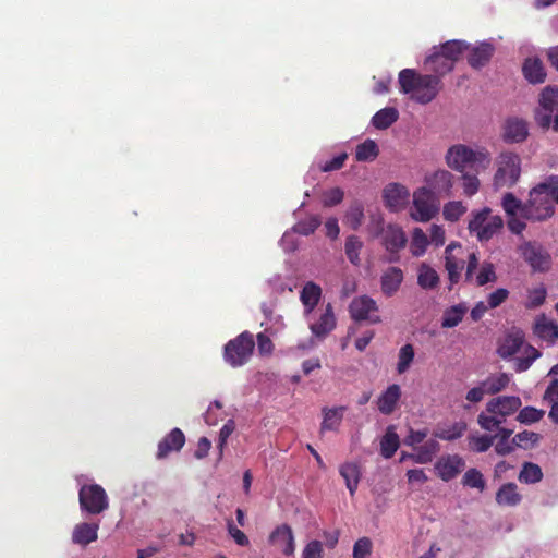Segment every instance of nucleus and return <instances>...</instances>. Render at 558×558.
<instances>
[{
    "label": "nucleus",
    "instance_id": "37998d69",
    "mask_svg": "<svg viewBox=\"0 0 558 558\" xmlns=\"http://www.w3.org/2000/svg\"><path fill=\"white\" fill-rule=\"evenodd\" d=\"M466 311L468 307L464 304H457L447 308L444 312L441 326L444 328H453L458 326L462 322Z\"/></svg>",
    "mask_w": 558,
    "mask_h": 558
},
{
    "label": "nucleus",
    "instance_id": "774afa93",
    "mask_svg": "<svg viewBox=\"0 0 558 558\" xmlns=\"http://www.w3.org/2000/svg\"><path fill=\"white\" fill-rule=\"evenodd\" d=\"M323 545L319 541H311L302 551V558H322Z\"/></svg>",
    "mask_w": 558,
    "mask_h": 558
},
{
    "label": "nucleus",
    "instance_id": "052dcab7",
    "mask_svg": "<svg viewBox=\"0 0 558 558\" xmlns=\"http://www.w3.org/2000/svg\"><path fill=\"white\" fill-rule=\"evenodd\" d=\"M497 280V276L495 272V267L492 263H484L481 266V269L475 278V282L478 287H482L488 282H495Z\"/></svg>",
    "mask_w": 558,
    "mask_h": 558
},
{
    "label": "nucleus",
    "instance_id": "4c0bfd02",
    "mask_svg": "<svg viewBox=\"0 0 558 558\" xmlns=\"http://www.w3.org/2000/svg\"><path fill=\"white\" fill-rule=\"evenodd\" d=\"M501 207L507 216H517L518 213L526 219L525 202L519 199L513 193L508 192L502 196Z\"/></svg>",
    "mask_w": 558,
    "mask_h": 558
},
{
    "label": "nucleus",
    "instance_id": "cd10ccee",
    "mask_svg": "<svg viewBox=\"0 0 558 558\" xmlns=\"http://www.w3.org/2000/svg\"><path fill=\"white\" fill-rule=\"evenodd\" d=\"M322 298V288L313 282L308 281L306 282L301 292H300V300L304 306V313L311 314L316 305L319 303Z\"/></svg>",
    "mask_w": 558,
    "mask_h": 558
},
{
    "label": "nucleus",
    "instance_id": "e2e57ef3",
    "mask_svg": "<svg viewBox=\"0 0 558 558\" xmlns=\"http://www.w3.org/2000/svg\"><path fill=\"white\" fill-rule=\"evenodd\" d=\"M461 179L463 181V183H462L463 193L466 196L471 197L478 192L480 180L476 174L463 173Z\"/></svg>",
    "mask_w": 558,
    "mask_h": 558
},
{
    "label": "nucleus",
    "instance_id": "b1692460",
    "mask_svg": "<svg viewBox=\"0 0 558 558\" xmlns=\"http://www.w3.org/2000/svg\"><path fill=\"white\" fill-rule=\"evenodd\" d=\"M401 398V388L392 384L377 399V408L381 414L390 415L397 408Z\"/></svg>",
    "mask_w": 558,
    "mask_h": 558
},
{
    "label": "nucleus",
    "instance_id": "5701e85b",
    "mask_svg": "<svg viewBox=\"0 0 558 558\" xmlns=\"http://www.w3.org/2000/svg\"><path fill=\"white\" fill-rule=\"evenodd\" d=\"M336 324L333 306L331 303H327L324 313H322L317 322L310 325V329L314 336L325 338L336 328Z\"/></svg>",
    "mask_w": 558,
    "mask_h": 558
},
{
    "label": "nucleus",
    "instance_id": "c85d7f7f",
    "mask_svg": "<svg viewBox=\"0 0 558 558\" xmlns=\"http://www.w3.org/2000/svg\"><path fill=\"white\" fill-rule=\"evenodd\" d=\"M495 48L489 43H481L473 47L468 57V62L473 69L485 66L494 54Z\"/></svg>",
    "mask_w": 558,
    "mask_h": 558
},
{
    "label": "nucleus",
    "instance_id": "0eeeda50",
    "mask_svg": "<svg viewBox=\"0 0 558 558\" xmlns=\"http://www.w3.org/2000/svg\"><path fill=\"white\" fill-rule=\"evenodd\" d=\"M255 348L254 337L250 331H243L229 340L223 348V359L232 367L246 364Z\"/></svg>",
    "mask_w": 558,
    "mask_h": 558
},
{
    "label": "nucleus",
    "instance_id": "c03bdc74",
    "mask_svg": "<svg viewBox=\"0 0 558 558\" xmlns=\"http://www.w3.org/2000/svg\"><path fill=\"white\" fill-rule=\"evenodd\" d=\"M363 220H364V207H363L362 203L355 201L349 206V208L344 215L343 222L348 227H350L352 230H357L362 226Z\"/></svg>",
    "mask_w": 558,
    "mask_h": 558
},
{
    "label": "nucleus",
    "instance_id": "e433bc0d",
    "mask_svg": "<svg viewBox=\"0 0 558 558\" xmlns=\"http://www.w3.org/2000/svg\"><path fill=\"white\" fill-rule=\"evenodd\" d=\"M440 447L437 440L429 439L422 446L416 448V453L411 456V458L421 464L432 462L435 454L439 451Z\"/></svg>",
    "mask_w": 558,
    "mask_h": 558
},
{
    "label": "nucleus",
    "instance_id": "6e6d98bb",
    "mask_svg": "<svg viewBox=\"0 0 558 558\" xmlns=\"http://www.w3.org/2000/svg\"><path fill=\"white\" fill-rule=\"evenodd\" d=\"M546 296L547 290L543 284H541L537 288L530 289L527 291V300L524 304L525 308L534 310L536 307H539L545 303Z\"/></svg>",
    "mask_w": 558,
    "mask_h": 558
},
{
    "label": "nucleus",
    "instance_id": "5fc2aeb1",
    "mask_svg": "<svg viewBox=\"0 0 558 558\" xmlns=\"http://www.w3.org/2000/svg\"><path fill=\"white\" fill-rule=\"evenodd\" d=\"M462 484L466 487L476 488L483 492L486 487V482L484 480L483 474L477 469H469L463 477Z\"/></svg>",
    "mask_w": 558,
    "mask_h": 558
},
{
    "label": "nucleus",
    "instance_id": "3c124183",
    "mask_svg": "<svg viewBox=\"0 0 558 558\" xmlns=\"http://www.w3.org/2000/svg\"><path fill=\"white\" fill-rule=\"evenodd\" d=\"M497 436L489 435H470L468 437L469 448L473 452L482 453L486 452L496 441Z\"/></svg>",
    "mask_w": 558,
    "mask_h": 558
},
{
    "label": "nucleus",
    "instance_id": "c756f323",
    "mask_svg": "<svg viewBox=\"0 0 558 558\" xmlns=\"http://www.w3.org/2000/svg\"><path fill=\"white\" fill-rule=\"evenodd\" d=\"M524 77L531 84H541L546 78V71L539 58H527L522 65Z\"/></svg>",
    "mask_w": 558,
    "mask_h": 558
},
{
    "label": "nucleus",
    "instance_id": "f704fd0d",
    "mask_svg": "<svg viewBox=\"0 0 558 558\" xmlns=\"http://www.w3.org/2000/svg\"><path fill=\"white\" fill-rule=\"evenodd\" d=\"M398 118L399 112L396 108L386 107L374 114L372 123L377 130H386L392 125Z\"/></svg>",
    "mask_w": 558,
    "mask_h": 558
},
{
    "label": "nucleus",
    "instance_id": "1a4fd4ad",
    "mask_svg": "<svg viewBox=\"0 0 558 558\" xmlns=\"http://www.w3.org/2000/svg\"><path fill=\"white\" fill-rule=\"evenodd\" d=\"M518 252L533 272H547L553 265L549 252L536 241H524Z\"/></svg>",
    "mask_w": 558,
    "mask_h": 558
},
{
    "label": "nucleus",
    "instance_id": "58836bf2",
    "mask_svg": "<svg viewBox=\"0 0 558 558\" xmlns=\"http://www.w3.org/2000/svg\"><path fill=\"white\" fill-rule=\"evenodd\" d=\"M541 466L533 462H524L518 475V480L523 484H536L543 480Z\"/></svg>",
    "mask_w": 558,
    "mask_h": 558
},
{
    "label": "nucleus",
    "instance_id": "4468645a",
    "mask_svg": "<svg viewBox=\"0 0 558 558\" xmlns=\"http://www.w3.org/2000/svg\"><path fill=\"white\" fill-rule=\"evenodd\" d=\"M465 466V461L459 454H448L441 457L435 463L437 475L445 482H449L457 477Z\"/></svg>",
    "mask_w": 558,
    "mask_h": 558
},
{
    "label": "nucleus",
    "instance_id": "69168bd1",
    "mask_svg": "<svg viewBox=\"0 0 558 558\" xmlns=\"http://www.w3.org/2000/svg\"><path fill=\"white\" fill-rule=\"evenodd\" d=\"M235 429V422L233 420H228L225 425L221 427L219 432V441H218V449L220 452V456H222L223 448L227 444L228 438L231 436V434Z\"/></svg>",
    "mask_w": 558,
    "mask_h": 558
},
{
    "label": "nucleus",
    "instance_id": "7c9ffc66",
    "mask_svg": "<svg viewBox=\"0 0 558 558\" xmlns=\"http://www.w3.org/2000/svg\"><path fill=\"white\" fill-rule=\"evenodd\" d=\"M345 410L347 408L343 405L331 409L324 408L320 433H325L327 430H337L342 422Z\"/></svg>",
    "mask_w": 558,
    "mask_h": 558
},
{
    "label": "nucleus",
    "instance_id": "f3484780",
    "mask_svg": "<svg viewBox=\"0 0 558 558\" xmlns=\"http://www.w3.org/2000/svg\"><path fill=\"white\" fill-rule=\"evenodd\" d=\"M522 405L521 399L517 396H501L489 400L486 404V411L489 414H497L507 417L515 413Z\"/></svg>",
    "mask_w": 558,
    "mask_h": 558
},
{
    "label": "nucleus",
    "instance_id": "6e6552de",
    "mask_svg": "<svg viewBox=\"0 0 558 558\" xmlns=\"http://www.w3.org/2000/svg\"><path fill=\"white\" fill-rule=\"evenodd\" d=\"M498 168L494 175V187L496 190L512 187L521 175V159L515 153H501L498 157Z\"/></svg>",
    "mask_w": 558,
    "mask_h": 558
},
{
    "label": "nucleus",
    "instance_id": "9d476101",
    "mask_svg": "<svg viewBox=\"0 0 558 558\" xmlns=\"http://www.w3.org/2000/svg\"><path fill=\"white\" fill-rule=\"evenodd\" d=\"M81 510L88 514H100L109 508L106 490L98 484H85L78 492Z\"/></svg>",
    "mask_w": 558,
    "mask_h": 558
},
{
    "label": "nucleus",
    "instance_id": "09e8293b",
    "mask_svg": "<svg viewBox=\"0 0 558 558\" xmlns=\"http://www.w3.org/2000/svg\"><path fill=\"white\" fill-rule=\"evenodd\" d=\"M379 154L377 144L373 140H366L356 146L355 158L357 161L374 160Z\"/></svg>",
    "mask_w": 558,
    "mask_h": 558
},
{
    "label": "nucleus",
    "instance_id": "72a5a7b5",
    "mask_svg": "<svg viewBox=\"0 0 558 558\" xmlns=\"http://www.w3.org/2000/svg\"><path fill=\"white\" fill-rule=\"evenodd\" d=\"M400 446L399 435L395 430V426H389L380 440V454L385 459L393 457Z\"/></svg>",
    "mask_w": 558,
    "mask_h": 558
},
{
    "label": "nucleus",
    "instance_id": "dca6fc26",
    "mask_svg": "<svg viewBox=\"0 0 558 558\" xmlns=\"http://www.w3.org/2000/svg\"><path fill=\"white\" fill-rule=\"evenodd\" d=\"M529 134V125L524 119L511 117L502 125V140L506 143H522Z\"/></svg>",
    "mask_w": 558,
    "mask_h": 558
},
{
    "label": "nucleus",
    "instance_id": "603ef678",
    "mask_svg": "<svg viewBox=\"0 0 558 558\" xmlns=\"http://www.w3.org/2000/svg\"><path fill=\"white\" fill-rule=\"evenodd\" d=\"M363 247L362 241L356 235H350L345 240V255L351 264L359 266L361 263L360 251Z\"/></svg>",
    "mask_w": 558,
    "mask_h": 558
},
{
    "label": "nucleus",
    "instance_id": "a211bd4d",
    "mask_svg": "<svg viewBox=\"0 0 558 558\" xmlns=\"http://www.w3.org/2000/svg\"><path fill=\"white\" fill-rule=\"evenodd\" d=\"M409 190L400 183H390L383 192L385 205L391 211H399L404 208L409 201Z\"/></svg>",
    "mask_w": 558,
    "mask_h": 558
},
{
    "label": "nucleus",
    "instance_id": "8fccbe9b",
    "mask_svg": "<svg viewBox=\"0 0 558 558\" xmlns=\"http://www.w3.org/2000/svg\"><path fill=\"white\" fill-rule=\"evenodd\" d=\"M468 210L461 201H450L444 205V219L450 222L458 221Z\"/></svg>",
    "mask_w": 558,
    "mask_h": 558
},
{
    "label": "nucleus",
    "instance_id": "864d4df0",
    "mask_svg": "<svg viewBox=\"0 0 558 558\" xmlns=\"http://www.w3.org/2000/svg\"><path fill=\"white\" fill-rule=\"evenodd\" d=\"M414 355L415 353L412 344L407 343L400 348L397 364V372L399 374H403L410 368L414 360Z\"/></svg>",
    "mask_w": 558,
    "mask_h": 558
},
{
    "label": "nucleus",
    "instance_id": "f257e3e1",
    "mask_svg": "<svg viewBox=\"0 0 558 558\" xmlns=\"http://www.w3.org/2000/svg\"><path fill=\"white\" fill-rule=\"evenodd\" d=\"M558 206V175L551 174L535 184L525 201L526 220L543 222L556 213Z\"/></svg>",
    "mask_w": 558,
    "mask_h": 558
},
{
    "label": "nucleus",
    "instance_id": "de8ad7c7",
    "mask_svg": "<svg viewBox=\"0 0 558 558\" xmlns=\"http://www.w3.org/2000/svg\"><path fill=\"white\" fill-rule=\"evenodd\" d=\"M465 430H466V424L461 421V422H456L451 426L438 428L434 435L436 438L452 441V440H456V439L462 437V435L464 434Z\"/></svg>",
    "mask_w": 558,
    "mask_h": 558
},
{
    "label": "nucleus",
    "instance_id": "c9c22d12",
    "mask_svg": "<svg viewBox=\"0 0 558 558\" xmlns=\"http://www.w3.org/2000/svg\"><path fill=\"white\" fill-rule=\"evenodd\" d=\"M417 283L422 289H434L439 283V276L434 268L422 263L417 269Z\"/></svg>",
    "mask_w": 558,
    "mask_h": 558
},
{
    "label": "nucleus",
    "instance_id": "20e7f679",
    "mask_svg": "<svg viewBox=\"0 0 558 558\" xmlns=\"http://www.w3.org/2000/svg\"><path fill=\"white\" fill-rule=\"evenodd\" d=\"M470 217L468 229L481 242L489 241L504 228V219L499 215H492L489 207L472 210Z\"/></svg>",
    "mask_w": 558,
    "mask_h": 558
},
{
    "label": "nucleus",
    "instance_id": "ddd939ff",
    "mask_svg": "<svg viewBox=\"0 0 558 558\" xmlns=\"http://www.w3.org/2000/svg\"><path fill=\"white\" fill-rule=\"evenodd\" d=\"M464 251L460 243L452 242L445 250V268L451 284L459 282L464 268Z\"/></svg>",
    "mask_w": 558,
    "mask_h": 558
},
{
    "label": "nucleus",
    "instance_id": "393cba45",
    "mask_svg": "<svg viewBox=\"0 0 558 558\" xmlns=\"http://www.w3.org/2000/svg\"><path fill=\"white\" fill-rule=\"evenodd\" d=\"M99 523L83 522L74 526L72 532V542L83 547L97 541Z\"/></svg>",
    "mask_w": 558,
    "mask_h": 558
},
{
    "label": "nucleus",
    "instance_id": "a19ab883",
    "mask_svg": "<svg viewBox=\"0 0 558 558\" xmlns=\"http://www.w3.org/2000/svg\"><path fill=\"white\" fill-rule=\"evenodd\" d=\"M468 47L469 45L463 40H448L440 46L438 52L454 64Z\"/></svg>",
    "mask_w": 558,
    "mask_h": 558
},
{
    "label": "nucleus",
    "instance_id": "9b49d317",
    "mask_svg": "<svg viewBox=\"0 0 558 558\" xmlns=\"http://www.w3.org/2000/svg\"><path fill=\"white\" fill-rule=\"evenodd\" d=\"M349 313L355 322H367L369 324L380 323L377 303L367 295L354 298L349 305Z\"/></svg>",
    "mask_w": 558,
    "mask_h": 558
},
{
    "label": "nucleus",
    "instance_id": "2f4dec72",
    "mask_svg": "<svg viewBox=\"0 0 558 558\" xmlns=\"http://www.w3.org/2000/svg\"><path fill=\"white\" fill-rule=\"evenodd\" d=\"M425 64L435 73L434 76H438L440 80L441 76L448 74L454 68V64L438 51L428 56L425 60Z\"/></svg>",
    "mask_w": 558,
    "mask_h": 558
},
{
    "label": "nucleus",
    "instance_id": "473e14b6",
    "mask_svg": "<svg viewBox=\"0 0 558 558\" xmlns=\"http://www.w3.org/2000/svg\"><path fill=\"white\" fill-rule=\"evenodd\" d=\"M339 472L345 482L350 495L353 496L361 480L360 466L354 462H347L340 466Z\"/></svg>",
    "mask_w": 558,
    "mask_h": 558
},
{
    "label": "nucleus",
    "instance_id": "ea45409f",
    "mask_svg": "<svg viewBox=\"0 0 558 558\" xmlns=\"http://www.w3.org/2000/svg\"><path fill=\"white\" fill-rule=\"evenodd\" d=\"M510 376L506 373H499L488 376L482 381L487 395H496L508 387Z\"/></svg>",
    "mask_w": 558,
    "mask_h": 558
},
{
    "label": "nucleus",
    "instance_id": "7ed1b4c3",
    "mask_svg": "<svg viewBox=\"0 0 558 558\" xmlns=\"http://www.w3.org/2000/svg\"><path fill=\"white\" fill-rule=\"evenodd\" d=\"M446 160L447 165L456 171L464 172L470 169L476 173L486 170L492 162L490 155L486 149L474 150L463 144L451 146L446 155Z\"/></svg>",
    "mask_w": 558,
    "mask_h": 558
},
{
    "label": "nucleus",
    "instance_id": "412c9836",
    "mask_svg": "<svg viewBox=\"0 0 558 558\" xmlns=\"http://www.w3.org/2000/svg\"><path fill=\"white\" fill-rule=\"evenodd\" d=\"M269 542L286 556L293 555L295 550L293 532L287 524L276 527L269 536Z\"/></svg>",
    "mask_w": 558,
    "mask_h": 558
},
{
    "label": "nucleus",
    "instance_id": "f03ea898",
    "mask_svg": "<svg viewBox=\"0 0 558 558\" xmlns=\"http://www.w3.org/2000/svg\"><path fill=\"white\" fill-rule=\"evenodd\" d=\"M400 90L410 95L414 101L426 105L433 101L442 88L441 80L430 74H420L413 69H403L399 73Z\"/></svg>",
    "mask_w": 558,
    "mask_h": 558
},
{
    "label": "nucleus",
    "instance_id": "423d86ee",
    "mask_svg": "<svg viewBox=\"0 0 558 558\" xmlns=\"http://www.w3.org/2000/svg\"><path fill=\"white\" fill-rule=\"evenodd\" d=\"M440 210V199L427 187H420L413 193L410 217L417 222H428Z\"/></svg>",
    "mask_w": 558,
    "mask_h": 558
},
{
    "label": "nucleus",
    "instance_id": "a878e982",
    "mask_svg": "<svg viewBox=\"0 0 558 558\" xmlns=\"http://www.w3.org/2000/svg\"><path fill=\"white\" fill-rule=\"evenodd\" d=\"M403 278V271L399 267L387 268L380 278L381 292L386 296H392L400 289Z\"/></svg>",
    "mask_w": 558,
    "mask_h": 558
},
{
    "label": "nucleus",
    "instance_id": "79ce46f5",
    "mask_svg": "<svg viewBox=\"0 0 558 558\" xmlns=\"http://www.w3.org/2000/svg\"><path fill=\"white\" fill-rule=\"evenodd\" d=\"M513 430L510 428L501 427L498 433L495 444V451L498 456H507L514 451V445L512 444V439L510 440Z\"/></svg>",
    "mask_w": 558,
    "mask_h": 558
},
{
    "label": "nucleus",
    "instance_id": "f8f14e48",
    "mask_svg": "<svg viewBox=\"0 0 558 558\" xmlns=\"http://www.w3.org/2000/svg\"><path fill=\"white\" fill-rule=\"evenodd\" d=\"M407 241V235L399 226L388 225L383 229L381 243L389 254L387 257L389 263L399 262V252L405 246Z\"/></svg>",
    "mask_w": 558,
    "mask_h": 558
},
{
    "label": "nucleus",
    "instance_id": "bb28decb",
    "mask_svg": "<svg viewBox=\"0 0 558 558\" xmlns=\"http://www.w3.org/2000/svg\"><path fill=\"white\" fill-rule=\"evenodd\" d=\"M495 500L502 507H515L522 501V495L518 492V485L509 482L498 488Z\"/></svg>",
    "mask_w": 558,
    "mask_h": 558
},
{
    "label": "nucleus",
    "instance_id": "2eb2a0df",
    "mask_svg": "<svg viewBox=\"0 0 558 558\" xmlns=\"http://www.w3.org/2000/svg\"><path fill=\"white\" fill-rule=\"evenodd\" d=\"M525 341V335L522 329L518 327L510 328L502 340L500 341L497 353L502 359L513 356L522 348Z\"/></svg>",
    "mask_w": 558,
    "mask_h": 558
},
{
    "label": "nucleus",
    "instance_id": "0e129e2a",
    "mask_svg": "<svg viewBox=\"0 0 558 558\" xmlns=\"http://www.w3.org/2000/svg\"><path fill=\"white\" fill-rule=\"evenodd\" d=\"M344 193L340 187H333L326 191L323 195V205L325 207H332L343 201Z\"/></svg>",
    "mask_w": 558,
    "mask_h": 558
},
{
    "label": "nucleus",
    "instance_id": "338daca9",
    "mask_svg": "<svg viewBox=\"0 0 558 558\" xmlns=\"http://www.w3.org/2000/svg\"><path fill=\"white\" fill-rule=\"evenodd\" d=\"M228 533L234 539V542L240 546H247L250 544L248 537L238 529L232 520H228L227 522Z\"/></svg>",
    "mask_w": 558,
    "mask_h": 558
},
{
    "label": "nucleus",
    "instance_id": "a18cd8bd",
    "mask_svg": "<svg viewBox=\"0 0 558 558\" xmlns=\"http://www.w3.org/2000/svg\"><path fill=\"white\" fill-rule=\"evenodd\" d=\"M429 240L421 228H414L412 231L410 251L415 257L423 256L427 250Z\"/></svg>",
    "mask_w": 558,
    "mask_h": 558
},
{
    "label": "nucleus",
    "instance_id": "bf43d9fd",
    "mask_svg": "<svg viewBox=\"0 0 558 558\" xmlns=\"http://www.w3.org/2000/svg\"><path fill=\"white\" fill-rule=\"evenodd\" d=\"M477 423L482 429L493 432L499 430V428H501L500 425L504 423V420H498L497 414L488 415L482 412L477 416Z\"/></svg>",
    "mask_w": 558,
    "mask_h": 558
},
{
    "label": "nucleus",
    "instance_id": "4be33fe9",
    "mask_svg": "<svg viewBox=\"0 0 558 558\" xmlns=\"http://www.w3.org/2000/svg\"><path fill=\"white\" fill-rule=\"evenodd\" d=\"M533 333L553 345L558 339V324L548 319L545 314L537 315L533 325Z\"/></svg>",
    "mask_w": 558,
    "mask_h": 558
},
{
    "label": "nucleus",
    "instance_id": "680f3d73",
    "mask_svg": "<svg viewBox=\"0 0 558 558\" xmlns=\"http://www.w3.org/2000/svg\"><path fill=\"white\" fill-rule=\"evenodd\" d=\"M373 550L371 538L364 536L359 538L353 545V558H367Z\"/></svg>",
    "mask_w": 558,
    "mask_h": 558
},
{
    "label": "nucleus",
    "instance_id": "aec40b11",
    "mask_svg": "<svg viewBox=\"0 0 558 558\" xmlns=\"http://www.w3.org/2000/svg\"><path fill=\"white\" fill-rule=\"evenodd\" d=\"M185 444L184 433L174 427L158 444L156 458L161 460L167 458L171 452H179Z\"/></svg>",
    "mask_w": 558,
    "mask_h": 558
},
{
    "label": "nucleus",
    "instance_id": "4d7b16f0",
    "mask_svg": "<svg viewBox=\"0 0 558 558\" xmlns=\"http://www.w3.org/2000/svg\"><path fill=\"white\" fill-rule=\"evenodd\" d=\"M320 223V217L318 215H313L295 223L293 230L301 235H310L316 231Z\"/></svg>",
    "mask_w": 558,
    "mask_h": 558
},
{
    "label": "nucleus",
    "instance_id": "13d9d810",
    "mask_svg": "<svg viewBox=\"0 0 558 558\" xmlns=\"http://www.w3.org/2000/svg\"><path fill=\"white\" fill-rule=\"evenodd\" d=\"M545 415L544 410L536 409L534 407H524L520 410L517 420L522 424H533L539 422Z\"/></svg>",
    "mask_w": 558,
    "mask_h": 558
},
{
    "label": "nucleus",
    "instance_id": "49530a36",
    "mask_svg": "<svg viewBox=\"0 0 558 558\" xmlns=\"http://www.w3.org/2000/svg\"><path fill=\"white\" fill-rule=\"evenodd\" d=\"M541 439L542 436L539 434L531 430H523L513 436L512 444L514 445V448L518 447L527 450L536 447Z\"/></svg>",
    "mask_w": 558,
    "mask_h": 558
},
{
    "label": "nucleus",
    "instance_id": "6ab92c4d",
    "mask_svg": "<svg viewBox=\"0 0 558 558\" xmlns=\"http://www.w3.org/2000/svg\"><path fill=\"white\" fill-rule=\"evenodd\" d=\"M454 177L447 170H437L432 175L426 178V182L429 185V190L435 193L438 197L452 196V187L454 184Z\"/></svg>",
    "mask_w": 558,
    "mask_h": 558
},
{
    "label": "nucleus",
    "instance_id": "39448f33",
    "mask_svg": "<svg viewBox=\"0 0 558 558\" xmlns=\"http://www.w3.org/2000/svg\"><path fill=\"white\" fill-rule=\"evenodd\" d=\"M534 119L541 129L551 128L558 132V86H546L542 90Z\"/></svg>",
    "mask_w": 558,
    "mask_h": 558
}]
</instances>
